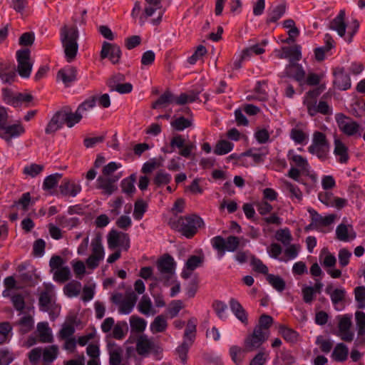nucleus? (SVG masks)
I'll return each instance as SVG.
<instances>
[{
  "label": "nucleus",
  "instance_id": "obj_8",
  "mask_svg": "<svg viewBox=\"0 0 365 365\" xmlns=\"http://www.w3.org/2000/svg\"><path fill=\"white\" fill-rule=\"evenodd\" d=\"M108 247L110 250H114L118 247H122L127 251L130 247V238L127 233L118 232L115 230H111L107 236Z\"/></svg>",
  "mask_w": 365,
  "mask_h": 365
},
{
  "label": "nucleus",
  "instance_id": "obj_56",
  "mask_svg": "<svg viewBox=\"0 0 365 365\" xmlns=\"http://www.w3.org/2000/svg\"><path fill=\"white\" fill-rule=\"evenodd\" d=\"M71 276V271L68 267L57 269L53 274V279L57 282L63 283L68 281Z\"/></svg>",
  "mask_w": 365,
  "mask_h": 365
},
{
  "label": "nucleus",
  "instance_id": "obj_33",
  "mask_svg": "<svg viewBox=\"0 0 365 365\" xmlns=\"http://www.w3.org/2000/svg\"><path fill=\"white\" fill-rule=\"evenodd\" d=\"M287 156L288 159L293 162L302 172L309 171V165L305 158L300 155L294 154L292 150L289 151Z\"/></svg>",
  "mask_w": 365,
  "mask_h": 365
},
{
  "label": "nucleus",
  "instance_id": "obj_44",
  "mask_svg": "<svg viewBox=\"0 0 365 365\" xmlns=\"http://www.w3.org/2000/svg\"><path fill=\"white\" fill-rule=\"evenodd\" d=\"M34 319L31 316H24L18 322L17 324L19 326V333L25 334L29 332L34 327Z\"/></svg>",
  "mask_w": 365,
  "mask_h": 365
},
{
  "label": "nucleus",
  "instance_id": "obj_13",
  "mask_svg": "<svg viewBox=\"0 0 365 365\" xmlns=\"http://www.w3.org/2000/svg\"><path fill=\"white\" fill-rule=\"evenodd\" d=\"M159 349L154 342L145 334L138 336L136 340V351L140 356H146L150 351H158Z\"/></svg>",
  "mask_w": 365,
  "mask_h": 365
},
{
  "label": "nucleus",
  "instance_id": "obj_59",
  "mask_svg": "<svg viewBox=\"0 0 365 365\" xmlns=\"http://www.w3.org/2000/svg\"><path fill=\"white\" fill-rule=\"evenodd\" d=\"M254 136L256 140L260 144L271 142L270 133L266 128H257Z\"/></svg>",
  "mask_w": 365,
  "mask_h": 365
},
{
  "label": "nucleus",
  "instance_id": "obj_10",
  "mask_svg": "<svg viewBox=\"0 0 365 365\" xmlns=\"http://www.w3.org/2000/svg\"><path fill=\"white\" fill-rule=\"evenodd\" d=\"M333 81L334 86L339 91H346L351 86V82L349 75L345 71L344 68L337 67L334 69Z\"/></svg>",
  "mask_w": 365,
  "mask_h": 365
},
{
  "label": "nucleus",
  "instance_id": "obj_53",
  "mask_svg": "<svg viewBox=\"0 0 365 365\" xmlns=\"http://www.w3.org/2000/svg\"><path fill=\"white\" fill-rule=\"evenodd\" d=\"M148 204L143 200H137L134 204L133 217L136 220H140L147 211Z\"/></svg>",
  "mask_w": 365,
  "mask_h": 365
},
{
  "label": "nucleus",
  "instance_id": "obj_15",
  "mask_svg": "<svg viewBox=\"0 0 365 365\" xmlns=\"http://www.w3.org/2000/svg\"><path fill=\"white\" fill-rule=\"evenodd\" d=\"M59 190L62 195L68 197H76L81 191V186L68 178H64L59 186Z\"/></svg>",
  "mask_w": 365,
  "mask_h": 365
},
{
  "label": "nucleus",
  "instance_id": "obj_40",
  "mask_svg": "<svg viewBox=\"0 0 365 365\" xmlns=\"http://www.w3.org/2000/svg\"><path fill=\"white\" fill-rule=\"evenodd\" d=\"M234 148V144L226 140H220L216 143L214 148V153L217 155H226L231 152Z\"/></svg>",
  "mask_w": 365,
  "mask_h": 365
},
{
  "label": "nucleus",
  "instance_id": "obj_35",
  "mask_svg": "<svg viewBox=\"0 0 365 365\" xmlns=\"http://www.w3.org/2000/svg\"><path fill=\"white\" fill-rule=\"evenodd\" d=\"M56 221L59 226L63 228H66L68 230L80 225V220L76 217L68 218L63 215H58L56 218Z\"/></svg>",
  "mask_w": 365,
  "mask_h": 365
},
{
  "label": "nucleus",
  "instance_id": "obj_52",
  "mask_svg": "<svg viewBox=\"0 0 365 365\" xmlns=\"http://www.w3.org/2000/svg\"><path fill=\"white\" fill-rule=\"evenodd\" d=\"M98 187L104 190L106 194L111 195L116 187L113 185V182L108 178L99 176L97 179Z\"/></svg>",
  "mask_w": 365,
  "mask_h": 365
},
{
  "label": "nucleus",
  "instance_id": "obj_24",
  "mask_svg": "<svg viewBox=\"0 0 365 365\" xmlns=\"http://www.w3.org/2000/svg\"><path fill=\"white\" fill-rule=\"evenodd\" d=\"M137 299L138 297L133 292L127 293L119 306V312L124 314H130L135 307Z\"/></svg>",
  "mask_w": 365,
  "mask_h": 365
},
{
  "label": "nucleus",
  "instance_id": "obj_19",
  "mask_svg": "<svg viewBox=\"0 0 365 365\" xmlns=\"http://www.w3.org/2000/svg\"><path fill=\"white\" fill-rule=\"evenodd\" d=\"M286 74L296 81L302 83L305 78V71L302 66L297 63H291L286 67Z\"/></svg>",
  "mask_w": 365,
  "mask_h": 365
},
{
  "label": "nucleus",
  "instance_id": "obj_63",
  "mask_svg": "<svg viewBox=\"0 0 365 365\" xmlns=\"http://www.w3.org/2000/svg\"><path fill=\"white\" fill-rule=\"evenodd\" d=\"M245 351V349H242L238 346H232L230 348V355L232 360L237 365H240L242 361V353Z\"/></svg>",
  "mask_w": 365,
  "mask_h": 365
},
{
  "label": "nucleus",
  "instance_id": "obj_51",
  "mask_svg": "<svg viewBox=\"0 0 365 365\" xmlns=\"http://www.w3.org/2000/svg\"><path fill=\"white\" fill-rule=\"evenodd\" d=\"M171 180V175L163 170H160L155 174V176L154 177L153 182L158 187H160L163 185L169 184Z\"/></svg>",
  "mask_w": 365,
  "mask_h": 365
},
{
  "label": "nucleus",
  "instance_id": "obj_12",
  "mask_svg": "<svg viewBox=\"0 0 365 365\" xmlns=\"http://www.w3.org/2000/svg\"><path fill=\"white\" fill-rule=\"evenodd\" d=\"M25 133V128L21 123L7 125L0 130V138L6 143L11 142L12 138L20 137Z\"/></svg>",
  "mask_w": 365,
  "mask_h": 365
},
{
  "label": "nucleus",
  "instance_id": "obj_25",
  "mask_svg": "<svg viewBox=\"0 0 365 365\" xmlns=\"http://www.w3.org/2000/svg\"><path fill=\"white\" fill-rule=\"evenodd\" d=\"M62 119L59 110L56 111L46 126V134L53 135L57 130H60L63 125Z\"/></svg>",
  "mask_w": 365,
  "mask_h": 365
},
{
  "label": "nucleus",
  "instance_id": "obj_18",
  "mask_svg": "<svg viewBox=\"0 0 365 365\" xmlns=\"http://www.w3.org/2000/svg\"><path fill=\"white\" fill-rule=\"evenodd\" d=\"M334 154L337 158L338 162L341 164H346L349 160L348 147L338 138L334 139Z\"/></svg>",
  "mask_w": 365,
  "mask_h": 365
},
{
  "label": "nucleus",
  "instance_id": "obj_50",
  "mask_svg": "<svg viewBox=\"0 0 365 365\" xmlns=\"http://www.w3.org/2000/svg\"><path fill=\"white\" fill-rule=\"evenodd\" d=\"M62 176V174L57 173L47 176L43 180V189L44 190H50L56 187Z\"/></svg>",
  "mask_w": 365,
  "mask_h": 365
},
{
  "label": "nucleus",
  "instance_id": "obj_31",
  "mask_svg": "<svg viewBox=\"0 0 365 365\" xmlns=\"http://www.w3.org/2000/svg\"><path fill=\"white\" fill-rule=\"evenodd\" d=\"M346 291L344 289H335L331 294V301L336 310H342L344 307L343 302L345 299Z\"/></svg>",
  "mask_w": 365,
  "mask_h": 365
},
{
  "label": "nucleus",
  "instance_id": "obj_60",
  "mask_svg": "<svg viewBox=\"0 0 365 365\" xmlns=\"http://www.w3.org/2000/svg\"><path fill=\"white\" fill-rule=\"evenodd\" d=\"M138 311L145 315H148L152 309V302L147 295H143L138 305Z\"/></svg>",
  "mask_w": 365,
  "mask_h": 365
},
{
  "label": "nucleus",
  "instance_id": "obj_55",
  "mask_svg": "<svg viewBox=\"0 0 365 365\" xmlns=\"http://www.w3.org/2000/svg\"><path fill=\"white\" fill-rule=\"evenodd\" d=\"M267 282L278 292L284 290L286 284L284 280L279 276L269 274L267 276Z\"/></svg>",
  "mask_w": 365,
  "mask_h": 365
},
{
  "label": "nucleus",
  "instance_id": "obj_38",
  "mask_svg": "<svg viewBox=\"0 0 365 365\" xmlns=\"http://www.w3.org/2000/svg\"><path fill=\"white\" fill-rule=\"evenodd\" d=\"M349 354L348 347L343 343L336 345L332 352V357L336 361H344L347 359Z\"/></svg>",
  "mask_w": 365,
  "mask_h": 365
},
{
  "label": "nucleus",
  "instance_id": "obj_14",
  "mask_svg": "<svg viewBox=\"0 0 365 365\" xmlns=\"http://www.w3.org/2000/svg\"><path fill=\"white\" fill-rule=\"evenodd\" d=\"M61 113L63 123H66L68 128L73 127L76 124L78 123L82 119V114L77 108L75 113L71 111L69 106H65L59 110Z\"/></svg>",
  "mask_w": 365,
  "mask_h": 365
},
{
  "label": "nucleus",
  "instance_id": "obj_62",
  "mask_svg": "<svg viewBox=\"0 0 365 365\" xmlns=\"http://www.w3.org/2000/svg\"><path fill=\"white\" fill-rule=\"evenodd\" d=\"M11 301L16 311L22 312L25 309V298L23 294H14L11 297Z\"/></svg>",
  "mask_w": 365,
  "mask_h": 365
},
{
  "label": "nucleus",
  "instance_id": "obj_57",
  "mask_svg": "<svg viewBox=\"0 0 365 365\" xmlns=\"http://www.w3.org/2000/svg\"><path fill=\"white\" fill-rule=\"evenodd\" d=\"M275 237L277 240L281 242L284 245H289L292 240L290 230L287 227L277 230Z\"/></svg>",
  "mask_w": 365,
  "mask_h": 365
},
{
  "label": "nucleus",
  "instance_id": "obj_32",
  "mask_svg": "<svg viewBox=\"0 0 365 365\" xmlns=\"http://www.w3.org/2000/svg\"><path fill=\"white\" fill-rule=\"evenodd\" d=\"M197 320L195 317H191L188 319L187 326L184 333L185 340H187L192 344L195 339L197 331Z\"/></svg>",
  "mask_w": 365,
  "mask_h": 365
},
{
  "label": "nucleus",
  "instance_id": "obj_17",
  "mask_svg": "<svg viewBox=\"0 0 365 365\" xmlns=\"http://www.w3.org/2000/svg\"><path fill=\"white\" fill-rule=\"evenodd\" d=\"M157 267L162 274H173L175 268V262L171 255L166 254L158 259Z\"/></svg>",
  "mask_w": 365,
  "mask_h": 365
},
{
  "label": "nucleus",
  "instance_id": "obj_61",
  "mask_svg": "<svg viewBox=\"0 0 365 365\" xmlns=\"http://www.w3.org/2000/svg\"><path fill=\"white\" fill-rule=\"evenodd\" d=\"M355 300L357 302L359 309L365 307V287L359 286L354 289Z\"/></svg>",
  "mask_w": 365,
  "mask_h": 365
},
{
  "label": "nucleus",
  "instance_id": "obj_3",
  "mask_svg": "<svg viewBox=\"0 0 365 365\" xmlns=\"http://www.w3.org/2000/svg\"><path fill=\"white\" fill-rule=\"evenodd\" d=\"M211 245L217 252V257L220 259L225 255L226 251L236 252L240 245V240L235 235H230L226 239L221 235H217L211 239Z\"/></svg>",
  "mask_w": 365,
  "mask_h": 365
},
{
  "label": "nucleus",
  "instance_id": "obj_9",
  "mask_svg": "<svg viewBox=\"0 0 365 365\" xmlns=\"http://www.w3.org/2000/svg\"><path fill=\"white\" fill-rule=\"evenodd\" d=\"M351 315L344 314L339 317L338 336L341 340L351 342L354 339V334L351 331Z\"/></svg>",
  "mask_w": 365,
  "mask_h": 365
},
{
  "label": "nucleus",
  "instance_id": "obj_46",
  "mask_svg": "<svg viewBox=\"0 0 365 365\" xmlns=\"http://www.w3.org/2000/svg\"><path fill=\"white\" fill-rule=\"evenodd\" d=\"M336 235L338 240L344 242L353 240L356 237L354 232H353V234L349 235L348 227L344 224H340L336 227Z\"/></svg>",
  "mask_w": 365,
  "mask_h": 365
},
{
  "label": "nucleus",
  "instance_id": "obj_7",
  "mask_svg": "<svg viewBox=\"0 0 365 365\" xmlns=\"http://www.w3.org/2000/svg\"><path fill=\"white\" fill-rule=\"evenodd\" d=\"M170 147L175 150L176 148H178L179 155L189 158L191 155V153L194 149H195V145L194 143L188 140L186 142L185 138L183 135L180 134L175 135L170 141Z\"/></svg>",
  "mask_w": 365,
  "mask_h": 365
},
{
  "label": "nucleus",
  "instance_id": "obj_27",
  "mask_svg": "<svg viewBox=\"0 0 365 365\" xmlns=\"http://www.w3.org/2000/svg\"><path fill=\"white\" fill-rule=\"evenodd\" d=\"M107 86L110 91H115L120 94L130 93L133 90V85L130 83H116L115 77L110 78L107 81Z\"/></svg>",
  "mask_w": 365,
  "mask_h": 365
},
{
  "label": "nucleus",
  "instance_id": "obj_54",
  "mask_svg": "<svg viewBox=\"0 0 365 365\" xmlns=\"http://www.w3.org/2000/svg\"><path fill=\"white\" fill-rule=\"evenodd\" d=\"M135 179V175L132 174L128 178H126L122 180L121 188L123 192L130 195L135 191V187L134 185Z\"/></svg>",
  "mask_w": 365,
  "mask_h": 365
},
{
  "label": "nucleus",
  "instance_id": "obj_5",
  "mask_svg": "<svg viewBox=\"0 0 365 365\" xmlns=\"http://www.w3.org/2000/svg\"><path fill=\"white\" fill-rule=\"evenodd\" d=\"M268 333L262 331L260 328H255L252 334L248 335L244 341L246 352L254 351L267 340Z\"/></svg>",
  "mask_w": 365,
  "mask_h": 365
},
{
  "label": "nucleus",
  "instance_id": "obj_36",
  "mask_svg": "<svg viewBox=\"0 0 365 365\" xmlns=\"http://www.w3.org/2000/svg\"><path fill=\"white\" fill-rule=\"evenodd\" d=\"M128 332V326L125 321H118L113 327L112 336L118 340L123 339Z\"/></svg>",
  "mask_w": 365,
  "mask_h": 365
},
{
  "label": "nucleus",
  "instance_id": "obj_43",
  "mask_svg": "<svg viewBox=\"0 0 365 365\" xmlns=\"http://www.w3.org/2000/svg\"><path fill=\"white\" fill-rule=\"evenodd\" d=\"M290 138L296 144L306 145L309 135L302 130L294 128L290 131Z\"/></svg>",
  "mask_w": 365,
  "mask_h": 365
},
{
  "label": "nucleus",
  "instance_id": "obj_21",
  "mask_svg": "<svg viewBox=\"0 0 365 365\" xmlns=\"http://www.w3.org/2000/svg\"><path fill=\"white\" fill-rule=\"evenodd\" d=\"M307 112L309 115L312 117L315 116L317 113H321L322 115H331L332 113V109L329 106L327 101H323L321 99L318 104L317 103L316 104L309 103Z\"/></svg>",
  "mask_w": 365,
  "mask_h": 365
},
{
  "label": "nucleus",
  "instance_id": "obj_11",
  "mask_svg": "<svg viewBox=\"0 0 365 365\" xmlns=\"http://www.w3.org/2000/svg\"><path fill=\"white\" fill-rule=\"evenodd\" d=\"M121 57V50L120 46L104 41L101 51V58H108L113 64L119 63Z\"/></svg>",
  "mask_w": 365,
  "mask_h": 365
},
{
  "label": "nucleus",
  "instance_id": "obj_28",
  "mask_svg": "<svg viewBox=\"0 0 365 365\" xmlns=\"http://www.w3.org/2000/svg\"><path fill=\"white\" fill-rule=\"evenodd\" d=\"M123 349L115 344H108L109 364L120 365L122 361Z\"/></svg>",
  "mask_w": 365,
  "mask_h": 365
},
{
  "label": "nucleus",
  "instance_id": "obj_4",
  "mask_svg": "<svg viewBox=\"0 0 365 365\" xmlns=\"http://www.w3.org/2000/svg\"><path fill=\"white\" fill-rule=\"evenodd\" d=\"M17 71L22 78H29L31 75L33 63L31 61V51L29 48L18 50L16 53Z\"/></svg>",
  "mask_w": 365,
  "mask_h": 365
},
{
  "label": "nucleus",
  "instance_id": "obj_29",
  "mask_svg": "<svg viewBox=\"0 0 365 365\" xmlns=\"http://www.w3.org/2000/svg\"><path fill=\"white\" fill-rule=\"evenodd\" d=\"M175 96L170 91H165L159 98L152 104V108L158 109L159 108H165L169 104L173 103Z\"/></svg>",
  "mask_w": 365,
  "mask_h": 365
},
{
  "label": "nucleus",
  "instance_id": "obj_22",
  "mask_svg": "<svg viewBox=\"0 0 365 365\" xmlns=\"http://www.w3.org/2000/svg\"><path fill=\"white\" fill-rule=\"evenodd\" d=\"M308 212L310 215L312 221L314 222L315 227H327L331 225L335 219V215L331 214L325 217L321 216L314 209L309 208Z\"/></svg>",
  "mask_w": 365,
  "mask_h": 365
},
{
  "label": "nucleus",
  "instance_id": "obj_30",
  "mask_svg": "<svg viewBox=\"0 0 365 365\" xmlns=\"http://www.w3.org/2000/svg\"><path fill=\"white\" fill-rule=\"evenodd\" d=\"M286 11L285 4H279L274 7L268 13L267 18L266 20L267 24L277 22L280 18L283 16Z\"/></svg>",
  "mask_w": 365,
  "mask_h": 365
},
{
  "label": "nucleus",
  "instance_id": "obj_47",
  "mask_svg": "<svg viewBox=\"0 0 365 365\" xmlns=\"http://www.w3.org/2000/svg\"><path fill=\"white\" fill-rule=\"evenodd\" d=\"M170 125L175 131H182L192 125V121L183 116H180L172 120Z\"/></svg>",
  "mask_w": 365,
  "mask_h": 365
},
{
  "label": "nucleus",
  "instance_id": "obj_42",
  "mask_svg": "<svg viewBox=\"0 0 365 365\" xmlns=\"http://www.w3.org/2000/svg\"><path fill=\"white\" fill-rule=\"evenodd\" d=\"M330 145L324 146H309L308 151L317 157L322 161H324L328 158Z\"/></svg>",
  "mask_w": 365,
  "mask_h": 365
},
{
  "label": "nucleus",
  "instance_id": "obj_6",
  "mask_svg": "<svg viewBox=\"0 0 365 365\" xmlns=\"http://www.w3.org/2000/svg\"><path fill=\"white\" fill-rule=\"evenodd\" d=\"M338 127L346 136H354L359 133L360 125L344 113H337L335 116Z\"/></svg>",
  "mask_w": 365,
  "mask_h": 365
},
{
  "label": "nucleus",
  "instance_id": "obj_64",
  "mask_svg": "<svg viewBox=\"0 0 365 365\" xmlns=\"http://www.w3.org/2000/svg\"><path fill=\"white\" fill-rule=\"evenodd\" d=\"M355 321L358 333L363 334L365 331V313L361 311H356L355 312Z\"/></svg>",
  "mask_w": 365,
  "mask_h": 365
},
{
  "label": "nucleus",
  "instance_id": "obj_41",
  "mask_svg": "<svg viewBox=\"0 0 365 365\" xmlns=\"http://www.w3.org/2000/svg\"><path fill=\"white\" fill-rule=\"evenodd\" d=\"M81 289V284L78 281H72L66 284L63 287L64 294L68 297H77Z\"/></svg>",
  "mask_w": 365,
  "mask_h": 365
},
{
  "label": "nucleus",
  "instance_id": "obj_39",
  "mask_svg": "<svg viewBox=\"0 0 365 365\" xmlns=\"http://www.w3.org/2000/svg\"><path fill=\"white\" fill-rule=\"evenodd\" d=\"M58 349L56 345H51L42 349L43 361L45 364H51L57 357Z\"/></svg>",
  "mask_w": 365,
  "mask_h": 365
},
{
  "label": "nucleus",
  "instance_id": "obj_20",
  "mask_svg": "<svg viewBox=\"0 0 365 365\" xmlns=\"http://www.w3.org/2000/svg\"><path fill=\"white\" fill-rule=\"evenodd\" d=\"M229 305L232 312L242 324H247L248 314L238 300L231 298L229 301Z\"/></svg>",
  "mask_w": 365,
  "mask_h": 365
},
{
  "label": "nucleus",
  "instance_id": "obj_1",
  "mask_svg": "<svg viewBox=\"0 0 365 365\" xmlns=\"http://www.w3.org/2000/svg\"><path fill=\"white\" fill-rule=\"evenodd\" d=\"M169 225L173 230L187 239H192L197 234L198 229L205 226L202 218L197 214L180 216L177 219L171 218Z\"/></svg>",
  "mask_w": 365,
  "mask_h": 365
},
{
  "label": "nucleus",
  "instance_id": "obj_34",
  "mask_svg": "<svg viewBox=\"0 0 365 365\" xmlns=\"http://www.w3.org/2000/svg\"><path fill=\"white\" fill-rule=\"evenodd\" d=\"M168 327L166 318L163 314L157 316L150 324V331L153 334L163 332Z\"/></svg>",
  "mask_w": 365,
  "mask_h": 365
},
{
  "label": "nucleus",
  "instance_id": "obj_48",
  "mask_svg": "<svg viewBox=\"0 0 365 365\" xmlns=\"http://www.w3.org/2000/svg\"><path fill=\"white\" fill-rule=\"evenodd\" d=\"M350 113L356 118H361L365 113V101L356 99L351 105Z\"/></svg>",
  "mask_w": 365,
  "mask_h": 365
},
{
  "label": "nucleus",
  "instance_id": "obj_26",
  "mask_svg": "<svg viewBox=\"0 0 365 365\" xmlns=\"http://www.w3.org/2000/svg\"><path fill=\"white\" fill-rule=\"evenodd\" d=\"M38 341L42 343H51L53 341L51 330L47 322H39L37 324Z\"/></svg>",
  "mask_w": 365,
  "mask_h": 365
},
{
  "label": "nucleus",
  "instance_id": "obj_37",
  "mask_svg": "<svg viewBox=\"0 0 365 365\" xmlns=\"http://www.w3.org/2000/svg\"><path fill=\"white\" fill-rule=\"evenodd\" d=\"M280 58H290L294 61H299L302 58L301 47L298 45L291 47H283Z\"/></svg>",
  "mask_w": 365,
  "mask_h": 365
},
{
  "label": "nucleus",
  "instance_id": "obj_2",
  "mask_svg": "<svg viewBox=\"0 0 365 365\" xmlns=\"http://www.w3.org/2000/svg\"><path fill=\"white\" fill-rule=\"evenodd\" d=\"M78 31L76 27L64 26L60 31V38L64 48L65 57L68 63L73 61L78 53Z\"/></svg>",
  "mask_w": 365,
  "mask_h": 365
},
{
  "label": "nucleus",
  "instance_id": "obj_45",
  "mask_svg": "<svg viewBox=\"0 0 365 365\" xmlns=\"http://www.w3.org/2000/svg\"><path fill=\"white\" fill-rule=\"evenodd\" d=\"M130 325L132 331L140 333L145 329L147 322L144 319L136 315H133L130 318Z\"/></svg>",
  "mask_w": 365,
  "mask_h": 365
},
{
  "label": "nucleus",
  "instance_id": "obj_23",
  "mask_svg": "<svg viewBox=\"0 0 365 365\" xmlns=\"http://www.w3.org/2000/svg\"><path fill=\"white\" fill-rule=\"evenodd\" d=\"M345 16V11L340 10L337 16L330 22L329 28L331 30L336 31L341 37H343L346 33Z\"/></svg>",
  "mask_w": 365,
  "mask_h": 365
},
{
  "label": "nucleus",
  "instance_id": "obj_58",
  "mask_svg": "<svg viewBox=\"0 0 365 365\" xmlns=\"http://www.w3.org/2000/svg\"><path fill=\"white\" fill-rule=\"evenodd\" d=\"M183 308L182 302L180 300H173L169 304L167 309V313L170 319L176 317L180 310Z\"/></svg>",
  "mask_w": 365,
  "mask_h": 365
},
{
  "label": "nucleus",
  "instance_id": "obj_49",
  "mask_svg": "<svg viewBox=\"0 0 365 365\" xmlns=\"http://www.w3.org/2000/svg\"><path fill=\"white\" fill-rule=\"evenodd\" d=\"M279 332L284 339L288 342L294 343L297 341L299 334L292 329L282 325L279 327Z\"/></svg>",
  "mask_w": 365,
  "mask_h": 365
},
{
  "label": "nucleus",
  "instance_id": "obj_16",
  "mask_svg": "<svg viewBox=\"0 0 365 365\" xmlns=\"http://www.w3.org/2000/svg\"><path fill=\"white\" fill-rule=\"evenodd\" d=\"M78 71L76 67L67 66L60 69L57 73V78L62 81L63 84L68 87L77 81Z\"/></svg>",
  "mask_w": 365,
  "mask_h": 365
}]
</instances>
